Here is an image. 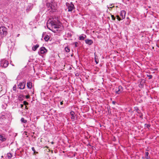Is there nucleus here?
Segmentation results:
<instances>
[{
  "label": "nucleus",
  "instance_id": "obj_1",
  "mask_svg": "<svg viewBox=\"0 0 159 159\" xmlns=\"http://www.w3.org/2000/svg\"><path fill=\"white\" fill-rule=\"evenodd\" d=\"M50 24L52 27L54 29L59 28L61 26L60 21L56 18L55 19H53L50 22Z\"/></svg>",
  "mask_w": 159,
  "mask_h": 159
},
{
  "label": "nucleus",
  "instance_id": "obj_2",
  "mask_svg": "<svg viewBox=\"0 0 159 159\" xmlns=\"http://www.w3.org/2000/svg\"><path fill=\"white\" fill-rule=\"evenodd\" d=\"M53 4V2H48L46 3V6L48 8V10H50V11L52 12H54L56 11V8Z\"/></svg>",
  "mask_w": 159,
  "mask_h": 159
},
{
  "label": "nucleus",
  "instance_id": "obj_3",
  "mask_svg": "<svg viewBox=\"0 0 159 159\" xmlns=\"http://www.w3.org/2000/svg\"><path fill=\"white\" fill-rule=\"evenodd\" d=\"M7 28L4 26L0 27V34L2 37L5 36L7 34Z\"/></svg>",
  "mask_w": 159,
  "mask_h": 159
},
{
  "label": "nucleus",
  "instance_id": "obj_4",
  "mask_svg": "<svg viewBox=\"0 0 159 159\" xmlns=\"http://www.w3.org/2000/svg\"><path fill=\"white\" fill-rule=\"evenodd\" d=\"M66 6L68 7L69 12L71 11L74 9L75 8L74 4L72 2H71L70 3L66 2Z\"/></svg>",
  "mask_w": 159,
  "mask_h": 159
},
{
  "label": "nucleus",
  "instance_id": "obj_5",
  "mask_svg": "<svg viewBox=\"0 0 159 159\" xmlns=\"http://www.w3.org/2000/svg\"><path fill=\"white\" fill-rule=\"evenodd\" d=\"M123 90V88L120 85L118 88H117L116 90V93L118 94H119L121 93Z\"/></svg>",
  "mask_w": 159,
  "mask_h": 159
},
{
  "label": "nucleus",
  "instance_id": "obj_6",
  "mask_svg": "<svg viewBox=\"0 0 159 159\" xmlns=\"http://www.w3.org/2000/svg\"><path fill=\"white\" fill-rule=\"evenodd\" d=\"M25 82H20L18 85V88L20 89H23L25 86Z\"/></svg>",
  "mask_w": 159,
  "mask_h": 159
},
{
  "label": "nucleus",
  "instance_id": "obj_7",
  "mask_svg": "<svg viewBox=\"0 0 159 159\" xmlns=\"http://www.w3.org/2000/svg\"><path fill=\"white\" fill-rule=\"evenodd\" d=\"M47 51V49L44 47H42L40 48V52L41 54H43Z\"/></svg>",
  "mask_w": 159,
  "mask_h": 159
},
{
  "label": "nucleus",
  "instance_id": "obj_8",
  "mask_svg": "<svg viewBox=\"0 0 159 159\" xmlns=\"http://www.w3.org/2000/svg\"><path fill=\"white\" fill-rule=\"evenodd\" d=\"M125 14L126 12L125 11L123 10L121 11L120 15L122 19H123L125 18Z\"/></svg>",
  "mask_w": 159,
  "mask_h": 159
},
{
  "label": "nucleus",
  "instance_id": "obj_9",
  "mask_svg": "<svg viewBox=\"0 0 159 159\" xmlns=\"http://www.w3.org/2000/svg\"><path fill=\"white\" fill-rule=\"evenodd\" d=\"M27 86L28 88L30 89H31L32 88V83L30 81H28L27 83Z\"/></svg>",
  "mask_w": 159,
  "mask_h": 159
},
{
  "label": "nucleus",
  "instance_id": "obj_10",
  "mask_svg": "<svg viewBox=\"0 0 159 159\" xmlns=\"http://www.w3.org/2000/svg\"><path fill=\"white\" fill-rule=\"evenodd\" d=\"M85 42L86 44L89 45H91L93 43V41L91 39H86L85 40Z\"/></svg>",
  "mask_w": 159,
  "mask_h": 159
},
{
  "label": "nucleus",
  "instance_id": "obj_11",
  "mask_svg": "<svg viewBox=\"0 0 159 159\" xmlns=\"http://www.w3.org/2000/svg\"><path fill=\"white\" fill-rule=\"evenodd\" d=\"M75 114V112L72 111H71L70 112V114L71 116V119L73 121L75 119V116H74Z\"/></svg>",
  "mask_w": 159,
  "mask_h": 159
},
{
  "label": "nucleus",
  "instance_id": "obj_12",
  "mask_svg": "<svg viewBox=\"0 0 159 159\" xmlns=\"http://www.w3.org/2000/svg\"><path fill=\"white\" fill-rule=\"evenodd\" d=\"M39 47V45L38 44H36L35 45H34L32 47V49L34 51H35Z\"/></svg>",
  "mask_w": 159,
  "mask_h": 159
},
{
  "label": "nucleus",
  "instance_id": "obj_13",
  "mask_svg": "<svg viewBox=\"0 0 159 159\" xmlns=\"http://www.w3.org/2000/svg\"><path fill=\"white\" fill-rule=\"evenodd\" d=\"M8 64L9 63L7 61H5L3 64V67L4 68L7 67L8 66Z\"/></svg>",
  "mask_w": 159,
  "mask_h": 159
},
{
  "label": "nucleus",
  "instance_id": "obj_14",
  "mask_svg": "<svg viewBox=\"0 0 159 159\" xmlns=\"http://www.w3.org/2000/svg\"><path fill=\"white\" fill-rule=\"evenodd\" d=\"M6 140V138L4 137L2 135L0 134V140L2 142L5 141Z\"/></svg>",
  "mask_w": 159,
  "mask_h": 159
},
{
  "label": "nucleus",
  "instance_id": "obj_15",
  "mask_svg": "<svg viewBox=\"0 0 159 159\" xmlns=\"http://www.w3.org/2000/svg\"><path fill=\"white\" fill-rule=\"evenodd\" d=\"M12 157V155L11 153H8L7 154V157L8 159L11 158Z\"/></svg>",
  "mask_w": 159,
  "mask_h": 159
},
{
  "label": "nucleus",
  "instance_id": "obj_16",
  "mask_svg": "<svg viewBox=\"0 0 159 159\" xmlns=\"http://www.w3.org/2000/svg\"><path fill=\"white\" fill-rule=\"evenodd\" d=\"M49 39V36L47 34L45 35L44 38V39L46 41H48Z\"/></svg>",
  "mask_w": 159,
  "mask_h": 159
},
{
  "label": "nucleus",
  "instance_id": "obj_17",
  "mask_svg": "<svg viewBox=\"0 0 159 159\" xmlns=\"http://www.w3.org/2000/svg\"><path fill=\"white\" fill-rule=\"evenodd\" d=\"M149 153L148 152H146L145 155V158L146 159H150V157L148 156Z\"/></svg>",
  "mask_w": 159,
  "mask_h": 159
},
{
  "label": "nucleus",
  "instance_id": "obj_18",
  "mask_svg": "<svg viewBox=\"0 0 159 159\" xmlns=\"http://www.w3.org/2000/svg\"><path fill=\"white\" fill-rule=\"evenodd\" d=\"M23 96L21 95H19L18 98V99L20 101H22L23 100Z\"/></svg>",
  "mask_w": 159,
  "mask_h": 159
},
{
  "label": "nucleus",
  "instance_id": "obj_19",
  "mask_svg": "<svg viewBox=\"0 0 159 159\" xmlns=\"http://www.w3.org/2000/svg\"><path fill=\"white\" fill-rule=\"evenodd\" d=\"M20 121L22 123H26L27 122V120L25 119L24 118H22L21 119Z\"/></svg>",
  "mask_w": 159,
  "mask_h": 159
},
{
  "label": "nucleus",
  "instance_id": "obj_20",
  "mask_svg": "<svg viewBox=\"0 0 159 159\" xmlns=\"http://www.w3.org/2000/svg\"><path fill=\"white\" fill-rule=\"evenodd\" d=\"M65 50L66 52H69L70 50V48L68 47H66L65 48Z\"/></svg>",
  "mask_w": 159,
  "mask_h": 159
},
{
  "label": "nucleus",
  "instance_id": "obj_21",
  "mask_svg": "<svg viewBox=\"0 0 159 159\" xmlns=\"http://www.w3.org/2000/svg\"><path fill=\"white\" fill-rule=\"evenodd\" d=\"M31 9H32V7H31V6H28V7H27V8L26 9V10L27 11H28L31 10Z\"/></svg>",
  "mask_w": 159,
  "mask_h": 159
},
{
  "label": "nucleus",
  "instance_id": "obj_22",
  "mask_svg": "<svg viewBox=\"0 0 159 159\" xmlns=\"http://www.w3.org/2000/svg\"><path fill=\"white\" fill-rule=\"evenodd\" d=\"M127 19H128V20L127 21V22L125 23V25H128L129 24L130 22V20L129 19V17H127Z\"/></svg>",
  "mask_w": 159,
  "mask_h": 159
},
{
  "label": "nucleus",
  "instance_id": "obj_23",
  "mask_svg": "<svg viewBox=\"0 0 159 159\" xmlns=\"http://www.w3.org/2000/svg\"><path fill=\"white\" fill-rule=\"evenodd\" d=\"M84 38L83 36H80L79 37V39L80 40H84Z\"/></svg>",
  "mask_w": 159,
  "mask_h": 159
},
{
  "label": "nucleus",
  "instance_id": "obj_24",
  "mask_svg": "<svg viewBox=\"0 0 159 159\" xmlns=\"http://www.w3.org/2000/svg\"><path fill=\"white\" fill-rule=\"evenodd\" d=\"M31 149H32V150L34 152V154H35V152H36L35 150L34 147H32Z\"/></svg>",
  "mask_w": 159,
  "mask_h": 159
},
{
  "label": "nucleus",
  "instance_id": "obj_25",
  "mask_svg": "<svg viewBox=\"0 0 159 159\" xmlns=\"http://www.w3.org/2000/svg\"><path fill=\"white\" fill-rule=\"evenodd\" d=\"M150 126V125L149 124H145V127L148 128Z\"/></svg>",
  "mask_w": 159,
  "mask_h": 159
},
{
  "label": "nucleus",
  "instance_id": "obj_26",
  "mask_svg": "<svg viewBox=\"0 0 159 159\" xmlns=\"http://www.w3.org/2000/svg\"><path fill=\"white\" fill-rule=\"evenodd\" d=\"M13 90L14 91H16V85H15L13 87Z\"/></svg>",
  "mask_w": 159,
  "mask_h": 159
},
{
  "label": "nucleus",
  "instance_id": "obj_27",
  "mask_svg": "<svg viewBox=\"0 0 159 159\" xmlns=\"http://www.w3.org/2000/svg\"><path fill=\"white\" fill-rule=\"evenodd\" d=\"M116 17H117V19H118V20H122V18H121V17H120L119 16H116Z\"/></svg>",
  "mask_w": 159,
  "mask_h": 159
},
{
  "label": "nucleus",
  "instance_id": "obj_28",
  "mask_svg": "<svg viewBox=\"0 0 159 159\" xmlns=\"http://www.w3.org/2000/svg\"><path fill=\"white\" fill-rule=\"evenodd\" d=\"M23 104L24 105H26L28 104V103L26 102V101H24L23 102Z\"/></svg>",
  "mask_w": 159,
  "mask_h": 159
},
{
  "label": "nucleus",
  "instance_id": "obj_29",
  "mask_svg": "<svg viewBox=\"0 0 159 159\" xmlns=\"http://www.w3.org/2000/svg\"><path fill=\"white\" fill-rule=\"evenodd\" d=\"M75 47H78L79 45L78 43L77 42H75Z\"/></svg>",
  "mask_w": 159,
  "mask_h": 159
},
{
  "label": "nucleus",
  "instance_id": "obj_30",
  "mask_svg": "<svg viewBox=\"0 0 159 159\" xmlns=\"http://www.w3.org/2000/svg\"><path fill=\"white\" fill-rule=\"evenodd\" d=\"M111 17L113 20H115L116 18L114 17V15H111Z\"/></svg>",
  "mask_w": 159,
  "mask_h": 159
},
{
  "label": "nucleus",
  "instance_id": "obj_31",
  "mask_svg": "<svg viewBox=\"0 0 159 159\" xmlns=\"http://www.w3.org/2000/svg\"><path fill=\"white\" fill-rule=\"evenodd\" d=\"M147 76H148L149 78V79H151L152 78V75H147Z\"/></svg>",
  "mask_w": 159,
  "mask_h": 159
},
{
  "label": "nucleus",
  "instance_id": "obj_32",
  "mask_svg": "<svg viewBox=\"0 0 159 159\" xmlns=\"http://www.w3.org/2000/svg\"><path fill=\"white\" fill-rule=\"evenodd\" d=\"M95 62L97 64L98 63V60H97L96 58H95Z\"/></svg>",
  "mask_w": 159,
  "mask_h": 159
},
{
  "label": "nucleus",
  "instance_id": "obj_33",
  "mask_svg": "<svg viewBox=\"0 0 159 159\" xmlns=\"http://www.w3.org/2000/svg\"><path fill=\"white\" fill-rule=\"evenodd\" d=\"M20 106L21 108H23V104H20Z\"/></svg>",
  "mask_w": 159,
  "mask_h": 159
},
{
  "label": "nucleus",
  "instance_id": "obj_34",
  "mask_svg": "<svg viewBox=\"0 0 159 159\" xmlns=\"http://www.w3.org/2000/svg\"><path fill=\"white\" fill-rule=\"evenodd\" d=\"M112 103L113 104H115V103H116V102H115V101H113L112 102Z\"/></svg>",
  "mask_w": 159,
  "mask_h": 159
},
{
  "label": "nucleus",
  "instance_id": "obj_35",
  "mask_svg": "<svg viewBox=\"0 0 159 159\" xmlns=\"http://www.w3.org/2000/svg\"><path fill=\"white\" fill-rule=\"evenodd\" d=\"M60 104H61V105H62L63 104V101L60 102Z\"/></svg>",
  "mask_w": 159,
  "mask_h": 159
},
{
  "label": "nucleus",
  "instance_id": "obj_36",
  "mask_svg": "<svg viewBox=\"0 0 159 159\" xmlns=\"http://www.w3.org/2000/svg\"><path fill=\"white\" fill-rule=\"evenodd\" d=\"M26 98H29V96H26Z\"/></svg>",
  "mask_w": 159,
  "mask_h": 159
},
{
  "label": "nucleus",
  "instance_id": "obj_37",
  "mask_svg": "<svg viewBox=\"0 0 159 159\" xmlns=\"http://www.w3.org/2000/svg\"><path fill=\"white\" fill-rule=\"evenodd\" d=\"M44 33H43V34H42V37H43L44 36Z\"/></svg>",
  "mask_w": 159,
  "mask_h": 159
},
{
  "label": "nucleus",
  "instance_id": "obj_38",
  "mask_svg": "<svg viewBox=\"0 0 159 159\" xmlns=\"http://www.w3.org/2000/svg\"><path fill=\"white\" fill-rule=\"evenodd\" d=\"M51 143L52 144H53V142H52Z\"/></svg>",
  "mask_w": 159,
  "mask_h": 159
},
{
  "label": "nucleus",
  "instance_id": "obj_39",
  "mask_svg": "<svg viewBox=\"0 0 159 159\" xmlns=\"http://www.w3.org/2000/svg\"><path fill=\"white\" fill-rule=\"evenodd\" d=\"M38 153V152H35V153Z\"/></svg>",
  "mask_w": 159,
  "mask_h": 159
},
{
  "label": "nucleus",
  "instance_id": "obj_40",
  "mask_svg": "<svg viewBox=\"0 0 159 159\" xmlns=\"http://www.w3.org/2000/svg\"><path fill=\"white\" fill-rule=\"evenodd\" d=\"M25 108H27V106H25Z\"/></svg>",
  "mask_w": 159,
  "mask_h": 159
},
{
  "label": "nucleus",
  "instance_id": "obj_41",
  "mask_svg": "<svg viewBox=\"0 0 159 159\" xmlns=\"http://www.w3.org/2000/svg\"><path fill=\"white\" fill-rule=\"evenodd\" d=\"M19 35H20V34H18V35H17V36H18H18H19Z\"/></svg>",
  "mask_w": 159,
  "mask_h": 159
}]
</instances>
